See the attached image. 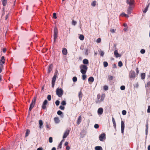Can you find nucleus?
<instances>
[{
  "label": "nucleus",
  "instance_id": "1",
  "mask_svg": "<svg viewBox=\"0 0 150 150\" xmlns=\"http://www.w3.org/2000/svg\"><path fill=\"white\" fill-rule=\"evenodd\" d=\"M105 96V95L104 94H102L101 96L99 94L97 95L98 99L96 101L97 103H99L102 101L104 99Z\"/></svg>",
  "mask_w": 150,
  "mask_h": 150
},
{
  "label": "nucleus",
  "instance_id": "2",
  "mask_svg": "<svg viewBox=\"0 0 150 150\" xmlns=\"http://www.w3.org/2000/svg\"><path fill=\"white\" fill-rule=\"evenodd\" d=\"M135 77L136 74L135 72L133 71H131L129 73V77L130 79H134Z\"/></svg>",
  "mask_w": 150,
  "mask_h": 150
},
{
  "label": "nucleus",
  "instance_id": "3",
  "mask_svg": "<svg viewBox=\"0 0 150 150\" xmlns=\"http://www.w3.org/2000/svg\"><path fill=\"white\" fill-rule=\"evenodd\" d=\"M56 94L59 97H61L63 94V91L61 88H58L56 90Z\"/></svg>",
  "mask_w": 150,
  "mask_h": 150
},
{
  "label": "nucleus",
  "instance_id": "4",
  "mask_svg": "<svg viewBox=\"0 0 150 150\" xmlns=\"http://www.w3.org/2000/svg\"><path fill=\"white\" fill-rule=\"evenodd\" d=\"M87 66H80L81 72L83 74H85L87 70Z\"/></svg>",
  "mask_w": 150,
  "mask_h": 150
},
{
  "label": "nucleus",
  "instance_id": "5",
  "mask_svg": "<svg viewBox=\"0 0 150 150\" xmlns=\"http://www.w3.org/2000/svg\"><path fill=\"white\" fill-rule=\"evenodd\" d=\"M105 134L103 133L101 134L99 137V138L101 141H103L105 139Z\"/></svg>",
  "mask_w": 150,
  "mask_h": 150
},
{
  "label": "nucleus",
  "instance_id": "6",
  "mask_svg": "<svg viewBox=\"0 0 150 150\" xmlns=\"http://www.w3.org/2000/svg\"><path fill=\"white\" fill-rule=\"evenodd\" d=\"M48 103V101L47 100H45L43 102L42 106V108L43 109H45L46 108V105Z\"/></svg>",
  "mask_w": 150,
  "mask_h": 150
},
{
  "label": "nucleus",
  "instance_id": "7",
  "mask_svg": "<svg viewBox=\"0 0 150 150\" xmlns=\"http://www.w3.org/2000/svg\"><path fill=\"white\" fill-rule=\"evenodd\" d=\"M69 130H66L64 132V135L63 136V139L65 138L69 135Z\"/></svg>",
  "mask_w": 150,
  "mask_h": 150
},
{
  "label": "nucleus",
  "instance_id": "8",
  "mask_svg": "<svg viewBox=\"0 0 150 150\" xmlns=\"http://www.w3.org/2000/svg\"><path fill=\"white\" fill-rule=\"evenodd\" d=\"M125 128V123L123 121H122L121 122V132L122 134L124 133V130Z\"/></svg>",
  "mask_w": 150,
  "mask_h": 150
},
{
  "label": "nucleus",
  "instance_id": "9",
  "mask_svg": "<svg viewBox=\"0 0 150 150\" xmlns=\"http://www.w3.org/2000/svg\"><path fill=\"white\" fill-rule=\"evenodd\" d=\"M126 2L127 4H129V6H132L134 3V0H127Z\"/></svg>",
  "mask_w": 150,
  "mask_h": 150
},
{
  "label": "nucleus",
  "instance_id": "10",
  "mask_svg": "<svg viewBox=\"0 0 150 150\" xmlns=\"http://www.w3.org/2000/svg\"><path fill=\"white\" fill-rule=\"evenodd\" d=\"M132 10V6H129L127 10V13L128 14H130L131 13Z\"/></svg>",
  "mask_w": 150,
  "mask_h": 150
},
{
  "label": "nucleus",
  "instance_id": "11",
  "mask_svg": "<svg viewBox=\"0 0 150 150\" xmlns=\"http://www.w3.org/2000/svg\"><path fill=\"white\" fill-rule=\"evenodd\" d=\"M103 112V109L102 108H99L98 110V115H101Z\"/></svg>",
  "mask_w": 150,
  "mask_h": 150
},
{
  "label": "nucleus",
  "instance_id": "12",
  "mask_svg": "<svg viewBox=\"0 0 150 150\" xmlns=\"http://www.w3.org/2000/svg\"><path fill=\"white\" fill-rule=\"evenodd\" d=\"M148 121L147 120L146 123V135H147L148 132Z\"/></svg>",
  "mask_w": 150,
  "mask_h": 150
},
{
  "label": "nucleus",
  "instance_id": "13",
  "mask_svg": "<svg viewBox=\"0 0 150 150\" xmlns=\"http://www.w3.org/2000/svg\"><path fill=\"white\" fill-rule=\"evenodd\" d=\"M62 53L63 54L66 55L67 54V49L65 48H63L62 50Z\"/></svg>",
  "mask_w": 150,
  "mask_h": 150
},
{
  "label": "nucleus",
  "instance_id": "14",
  "mask_svg": "<svg viewBox=\"0 0 150 150\" xmlns=\"http://www.w3.org/2000/svg\"><path fill=\"white\" fill-rule=\"evenodd\" d=\"M82 120V118L81 116L80 115L79 116L77 122V123L78 125H79L80 123L81 122Z\"/></svg>",
  "mask_w": 150,
  "mask_h": 150
},
{
  "label": "nucleus",
  "instance_id": "15",
  "mask_svg": "<svg viewBox=\"0 0 150 150\" xmlns=\"http://www.w3.org/2000/svg\"><path fill=\"white\" fill-rule=\"evenodd\" d=\"M114 54L117 57H120L121 55L120 54L118 53L117 51L115 50L114 52Z\"/></svg>",
  "mask_w": 150,
  "mask_h": 150
},
{
  "label": "nucleus",
  "instance_id": "16",
  "mask_svg": "<svg viewBox=\"0 0 150 150\" xmlns=\"http://www.w3.org/2000/svg\"><path fill=\"white\" fill-rule=\"evenodd\" d=\"M146 87L147 90L150 89V82H148L147 84L145 85Z\"/></svg>",
  "mask_w": 150,
  "mask_h": 150
},
{
  "label": "nucleus",
  "instance_id": "17",
  "mask_svg": "<svg viewBox=\"0 0 150 150\" xmlns=\"http://www.w3.org/2000/svg\"><path fill=\"white\" fill-rule=\"evenodd\" d=\"M39 128L40 129H41L43 125V122L42 120H40L39 122Z\"/></svg>",
  "mask_w": 150,
  "mask_h": 150
},
{
  "label": "nucleus",
  "instance_id": "18",
  "mask_svg": "<svg viewBox=\"0 0 150 150\" xmlns=\"http://www.w3.org/2000/svg\"><path fill=\"white\" fill-rule=\"evenodd\" d=\"M82 96H83V94H82V92L81 91H80L79 92V95H78V96L79 97V99L80 100H81V98Z\"/></svg>",
  "mask_w": 150,
  "mask_h": 150
},
{
  "label": "nucleus",
  "instance_id": "19",
  "mask_svg": "<svg viewBox=\"0 0 150 150\" xmlns=\"http://www.w3.org/2000/svg\"><path fill=\"white\" fill-rule=\"evenodd\" d=\"M35 104L34 103H31L30 105V106L29 109L30 111L32 109V108H33V107L34 106V105H35Z\"/></svg>",
  "mask_w": 150,
  "mask_h": 150
},
{
  "label": "nucleus",
  "instance_id": "20",
  "mask_svg": "<svg viewBox=\"0 0 150 150\" xmlns=\"http://www.w3.org/2000/svg\"><path fill=\"white\" fill-rule=\"evenodd\" d=\"M57 114L59 115H61V117H63L64 115L62 114V112L60 110H59L57 112Z\"/></svg>",
  "mask_w": 150,
  "mask_h": 150
},
{
  "label": "nucleus",
  "instance_id": "21",
  "mask_svg": "<svg viewBox=\"0 0 150 150\" xmlns=\"http://www.w3.org/2000/svg\"><path fill=\"white\" fill-rule=\"evenodd\" d=\"M54 35H57L58 30L56 27H55L54 29Z\"/></svg>",
  "mask_w": 150,
  "mask_h": 150
},
{
  "label": "nucleus",
  "instance_id": "22",
  "mask_svg": "<svg viewBox=\"0 0 150 150\" xmlns=\"http://www.w3.org/2000/svg\"><path fill=\"white\" fill-rule=\"evenodd\" d=\"M149 5H150V3H148V4L147 6L145 8V9L143 11V13H145L147 12V11L148 10V9L149 7Z\"/></svg>",
  "mask_w": 150,
  "mask_h": 150
},
{
  "label": "nucleus",
  "instance_id": "23",
  "mask_svg": "<svg viewBox=\"0 0 150 150\" xmlns=\"http://www.w3.org/2000/svg\"><path fill=\"white\" fill-rule=\"evenodd\" d=\"M95 149L96 150H103L102 147L99 146H97L95 147Z\"/></svg>",
  "mask_w": 150,
  "mask_h": 150
},
{
  "label": "nucleus",
  "instance_id": "24",
  "mask_svg": "<svg viewBox=\"0 0 150 150\" xmlns=\"http://www.w3.org/2000/svg\"><path fill=\"white\" fill-rule=\"evenodd\" d=\"M83 63L85 64H87L88 63V60L86 59H84L83 61Z\"/></svg>",
  "mask_w": 150,
  "mask_h": 150
},
{
  "label": "nucleus",
  "instance_id": "25",
  "mask_svg": "<svg viewBox=\"0 0 150 150\" xmlns=\"http://www.w3.org/2000/svg\"><path fill=\"white\" fill-rule=\"evenodd\" d=\"M54 120L55 123H57L59 122L60 121L58 117H55L54 118Z\"/></svg>",
  "mask_w": 150,
  "mask_h": 150
},
{
  "label": "nucleus",
  "instance_id": "26",
  "mask_svg": "<svg viewBox=\"0 0 150 150\" xmlns=\"http://www.w3.org/2000/svg\"><path fill=\"white\" fill-rule=\"evenodd\" d=\"M2 4L3 6L6 5L7 4V0H1Z\"/></svg>",
  "mask_w": 150,
  "mask_h": 150
},
{
  "label": "nucleus",
  "instance_id": "27",
  "mask_svg": "<svg viewBox=\"0 0 150 150\" xmlns=\"http://www.w3.org/2000/svg\"><path fill=\"white\" fill-rule=\"evenodd\" d=\"M94 79L92 77H90L88 79V81H89L93 82L94 81Z\"/></svg>",
  "mask_w": 150,
  "mask_h": 150
},
{
  "label": "nucleus",
  "instance_id": "28",
  "mask_svg": "<svg viewBox=\"0 0 150 150\" xmlns=\"http://www.w3.org/2000/svg\"><path fill=\"white\" fill-rule=\"evenodd\" d=\"M79 39L81 40H83L84 39V36L83 35H80L79 37Z\"/></svg>",
  "mask_w": 150,
  "mask_h": 150
},
{
  "label": "nucleus",
  "instance_id": "29",
  "mask_svg": "<svg viewBox=\"0 0 150 150\" xmlns=\"http://www.w3.org/2000/svg\"><path fill=\"white\" fill-rule=\"evenodd\" d=\"M55 81V79H52V87H54V83Z\"/></svg>",
  "mask_w": 150,
  "mask_h": 150
},
{
  "label": "nucleus",
  "instance_id": "30",
  "mask_svg": "<svg viewBox=\"0 0 150 150\" xmlns=\"http://www.w3.org/2000/svg\"><path fill=\"white\" fill-rule=\"evenodd\" d=\"M145 74L144 73H142L141 75V77L142 79H144L145 78Z\"/></svg>",
  "mask_w": 150,
  "mask_h": 150
},
{
  "label": "nucleus",
  "instance_id": "31",
  "mask_svg": "<svg viewBox=\"0 0 150 150\" xmlns=\"http://www.w3.org/2000/svg\"><path fill=\"white\" fill-rule=\"evenodd\" d=\"M96 1H93L91 4V5L93 7L95 6L96 5Z\"/></svg>",
  "mask_w": 150,
  "mask_h": 150
},
{
  "label": "nucleus",
  "instance_id": "32",
  "mask_svg": "<svg viewBox=\"0 0 150 150\" xmlns=\"http://www.w3.org/2000/svg\"><path fill=\"white\" fill-rule=\"evenodd\" d=\"M30 130L28 129H27L25 133V137H27L28 136L30 133Z\"/></svg>",
  "mask_w": 150,
  "mask_h": 150
},
{
  "label": "nucleus",
  "instance_id": "33",
  "mask_svg": "<svg viewBox=\"0 0 150 150\" xmlns=\"http://www.w3.org/2000/svg\"><path fill=\"white\" fill-rule=\"evenodd\" d=\"M36 100V97H35L33 98V99L31 103H34L35 104Z\"/></svg>",
  "mask_w": 150,
  "mask_h": 150
},
{
  "label": "nucleus",
  "instance_id": "34",
  "mask_svg": "<svg viewBox=\"0 0 150 150\" xmlns=\"http://www.w3.org/2000/svg\"><path fill=\"white\" fill-rule=\"evenodd\" d=\"M47 98L49 101H50L51 99V96L50 95H49L47 96Z\"/></svg>",
  "mask_w": 150,
  "mask_h": 150
},
{
  "label": "nucleus",
  "instance_id": "35",
  "mask_svg": "<svg viewBox=\"0 0 150 150\" xmlns=\"http://www.w3.org/2000/svg\"><path fill=\"white\" fill-rule=\"evenodd\" d=\"M85 134L83 133V132H81L80 133V137L81 138H83L84 137Z\"/></svg>",
  "mask_w": 150,
  "mask_h": 150
},
{
  "label": "nucleus",
  "instance_id": "36",
  "mask_svg": "<svg viewBox=\"0 0 150 150\" xmlns=\"http://www.w3.org/2000/svg\"><path fill=\"white\" fill-rule=\"evenodd\" d=\"M57 72H55L54 76H53V77L52 78L53 79H55V80L56 79V77H57L56 74H57Z\"/></svg>",
  "mask_w": 150,
  "mask_h": 150
},
{
  "label": "nucleus",
  "instance_id": "37",
  "mask_svg": "<svg viewBox=\"0 0 150 150\" xmlns=\"http://www.w3.org/2000/svg\"><path fill=\"white\" fill-rule=\"evenodd\" d=\"M77 23V22L74 20H72V24L74 25H75Z\"/></svg>",
  "mask_w": 150,
  "mask_h": 150
},
{
  "label": "nucleus",
  "instance_id": "38",
  "mask_svg": "<svg viewBox=\"0 0 150 150\" xmlns=\"http://www.w3.org/2000/svg\"><path fill=\"white\" fill-rule=\"evenodd\" d=\"M61 105H66V102L64 100H63L61 103Z\"/></svg>",
  "mask_w": 150,
  "mask_h": 150
},
{
  "label": "nucleus",
  "instance_id": "39",
  "mask_svg": "<svg viewBox=\"0 0 150 150\" xmlns=\"http://www.w3.org/2000/svg\"><path fill=\"white\" fill-rule=\"evenodd\" d=\"M49 142L51 143L52 142V137H50L49 138Z\"/></svg>",
  "mask_w": 150,
  "mask_h": 150
},
{
  "label": "nucleus",
  "instance_id": "40",
  "mask_svg": "<svg viewBox=\"0 0 150 150\" xmlns=\"http://www.w3.org/2000/svg\"><path fill=\"white\" fill-rule=\"evenodd\" d=\"M4 63V61L3 60H0V66H1Z\"/></svg>",
  "mask_w": 150,
  "mask_h": 150
},
{
  "label": "nucleus",
  "instance_id": "41",
  "mask_svg": "<svg viewBox=\"0 0 150 150\" xmlns=\"http://www.w3.org/2000/svg\"><path fill=\"white\" fill-rule=\"evenodd\" d=\"M121 15H122L123 16H125V17H126L127 18L129 16L128 15L126 14L125 13H122Z\"/></svg>",
  "mask_w": 150,
  "mask_h": 150
},
{
  "label": "nucleus",
  "instance_id": "42",
  "mask_svg": "<svg viewBox=\"0 0 150 150\" xmlns=\"http://www.w3.org/2000/svg\"><path fill=\"white\" fill-rule=\"evenodd\" d=\"M77 80V78L76 77L74 76V77L73 78V81L74 82H76Z\"/></svg>",
  "mask_w": 150,
  "mask_h": 150
},
{
  "label": "nucleus",
  "instance_id": "43",
  "mask_svg": "<svg viewBox=\"0 0 150 150\" xmlns=\"http://www.w3.org/2000/svg\"><path fill=\"white\" fill-rule=\"evenodd\" d=\"M60 102L59 100H57L55 102V104L56 105L58 106Z\"/></svg>",
  "mask_w": 150,
  "mask_h": 150
},
{
  "label": "nucleus",
  "instance_id": "44",
  "mask_svg": "<svg viewBox=\"0 0 150 150\" xmlns=\"http://www.w3.org/2000/svg\"><path fill=\"white\" fill-rule=\"evenodd\" d=\"M103 89L104 90L106 91L108 89V87L107 86H105L104 87Z\"/></svg>",
  "mask_w": 150,
  "mask_h": 150
},
{
  "label": "nucleus",
  "instance_id": "45",
  "mask_svg": "<svg viewBox=\"0 0 150 150\" xmlns=\"http://www.w3.org/2000/svg\"><path fill=\"white\" fill-rule=\"evenodd\" d=\"M108 79H109V80H111L113 79V77L112 76L109 75L108 76Z\"/></svg>",
  "mask_w": 150,
  "mask_h": 150
},
{
  "label": "nucleus",
  "instance_id": "46",
  "mask_svg": "<svg viewBox=\"0 0 150 150\" xmlns=\"http://www.w3.org/2000/svg\"><path fill=\"white\" fill-rule=\"evenodd\" d=\"M82 79L83 80H84L86 78V75L84 74H83L82 76Z\"/></svg>",
  "mask_w": 150,
  "mask_h": 150
},
{
  "label": "nucleus",
  "instance_id": "47",
  "mask_svg": "<svg viewBox=\"0 0 150 150\" xmlns=\"http://www.w3.org/2000/svg\"><path fill=\"white\" fill-rule=\"evenodd\" d=\"M94 127L96 129H98L99 127V125L97 124H96L94 126Z\"/></svg>",
  "mask_w": 150,
  "mask_h": 150
},
{
  "label": "nucleus",
  "instance_id": "48",
  "mask_svg": "<svg viewBox=\"0 0 150 150\" xmlns=\"http://www.w3.org/2000/svg\"><path fill=\"white\" fill-rule=\"evenodd\" d=\"M120 89L122 90H124L125 89V87L124 86H122L120 87Z\"/></svg>",
  "mask_w": 150,
  "mask_h": 150
},
{
  "label": "nucleus",
  "instance_id": "49",
  "mask_svg": "<svg viewBox=\"0 0 150 150\" xmlns=\"http://www.w3.org/2000/svg\"><path fill=\"white\" fill-rule=\"evenodd\" d=\"M104 54V53L103 51H101L100 52V55L102 56H103Z\"/></svg>",
  "mask_w": 150,
  "mask_h": 150
},
{
  "label": "nucleus",
  "instance_id": "50",
  "mask_svg": "<svg viewBox=\"0 0 150 150\" xmlns=\"http://www.w3.org/2000/svg\"><path fill=\"white\" fill-rule=\"evenodd\" d=\"M57 35H54V42H55L56 41V39L57 38Z\"/></svg>",
  "mask_w": 150,
  "mask_h": 150
},
{
  "label": "nucleus",
  "instance_id": "51",
  "mask_svg": "<svg viewBox=\"0 0 150 150\" xmlns=\"http://www.w3.org/2000/svg\"><path fill=\"white\" fill-rule=\"evenodd\" d=\"M126 110H123L122 111V114L123 115H125L126 114Z\"/></svg>",
  "mask_w": 150,
  "mask_h": 150
},
{
  "label": "nucleus",
  "instance_id": "52",
  "mask_svg": "<svg viewBox=\"0 0 150 150\" xmlns=\"http://www.w3.org/2000/svg\"><path fill=\"white\" fill-rule=\"evenodd\" d=\"M101 39L100 38H99L97 39V41H96V42L97 43H100L101 42Z\"/></svg>",
  "mask_w": 150,
  "mask_h": 150
},
{
  "label": "nucleus",
  "instance_id": "53",
  "mask_svg": "<svg viewBox=\"0 0 150 150\" xmlns=\"http://www.w3.org/2000/svg\"><path fill=\"white\" fill-rule=\"evenodd\" d=\"M145 52V51L144 49H142L140 51V52L142 54L144 53Z\"/></svg>",
  "mask_w": 150,
  "mask_h": 150
},
{
  "label": "nucleus",
  "instance_id": "54",
  "mask_svg": "<svg viewBox=\"0 0 150 150\" xmlns=\"http://www.w3.org/2000/svg\"><path fill=\"white\" fill-rule=\"evenodd\" d=\"M122 63L121 61H119L118 63V66H122Z\"/></svg>",
  "mask_w": 150,
  "mask_h": 150
},
{
  "label": "nucleus",
  "instance_id": "55",
  "mask_svg": "<svg viewBox=\"0 0 150 150\" xmlns=\"http://www.w3.org/2000/svg\"><path fill=\"white\" fill-rule=\"evenodd\" d=\"M53 16L54 18L55 19H56L57 18V17L56 16V14L55 13H53Z\"/></svg>",
  "mask_w": 150,
  "mask_h": 150
},
{
  "label": "nucleus",
  "instance_id": "56",
  "mask_svg": "<svg viewBox=\"0 0 150 150\" xmlns=\"http://www.w3.org/2000/svg\"><path fill=\"white\" fill-rule=\"evenodd\" d=\"M147 112L148 113H150V106H149L148 107V109L147 110Z\"/></svg>",
  "mask_w": 150,
  "mask_h": 150
},
{
  "label": "nucleus",
  "instance_id": "57",
  "mask_svg": "<svg viewBox=\"0 0 150 150\" xmlns=\"http://www.w3.org/2000/svg\"><path fill=\"white\" fill-rule=\"evenodd\" d=\"M59 108L61 110H64V107L62 105L60 106Z\"/></svg>",
  "mask_w": 150,
  "mask_h": 150
},
{
  "label": "nucleus",
  "instance_id": "58",
  "mask_svg": "<svg viewBox=\"0 0 150 150\" xmlns=\"http://www.w3.org/2000/svg\"><path fill=\"white\" fill-rule=\"evenodd\" d=\"M104 66H108V63L106 62H103Z\"/></svg>",
  "mask_w": 150,
  "mask_h": 150
},
{
  "label": "nucleus",
  "instance_id": "59",
  "mask_svg": "<svg viewBox=\"0 0 150 150\" xmlns=\"http://www.w3.org/2000/svg\"><path fill=\"white\" fill-rule=\"evenodd\" d=\"M113 126H114V127H115V129H116V123L115 122H113Z\"/></svg>",
  "mask_w": 150,
  "mask_h": 150
},
{
  "label": "nucleus",
  "instance_id": "60",
  "mask_svg": "<svg viewBox=\"0 0 150 150\" xmlns=\"http://www.w3.org/2000/svg\"><path fill=\"white\" fill-rule=\"evenodd\" d=\"M62 142H60L58 146V147L61 148L62 147Z\"/></svg>",
  "mask_w": 150,
  "mask_h": 150
},
{
  "label": "nucleus",
  "instance_id": "61",
  "mask_svg": "<svg viewBox=\"0 0 150 150\" xmlns=\"http://www.w3.org/2000/svg\"><path fill=\"white\" fill-rule=\"evenodd\" d=\"M110 31L112 33H114L115 32V30L114 29H112L110 30Z\"/></svg>",
  "mask_w": 150,
  "mask_h": 150
},
{
  "label": "nucleus",
  "instance_id": "62",
  "mask_svg": "<svg viewBox=\"0 0 150 150\" xmlns=\"http://www.w3.org/2000/svg\"><path fill=\"white\" fill-rule=\"evenodd\" d=\"M52 70V66H49V71L50 72Z\"/></svg>",
  "mask_w": 150,
  "mask_h": 150
},
{
  "label": "nucleus",
  "instance_id": "63",
  "mask_svg": "<svg viewBox=\"0 0 150 150\" xmlns=\"http://www.w3.org/2000/svg\"><path fill=\"white\" fill-rule=\"evenodd\" d=\"M70 149V147L69 146H67L66 147V149L67 150H69Z\"/></svg>",
  "mask_w": 150,
  "mask_h": 150
},
{
  "label": "nucleus",
  "instance_id": "64",
  "mask_svg": "<svg viewBox=\"0 0 150 150\" xmlns=\"http://www.w3.org/2000/svg\"><path fill=\"white\" fill-rule=\"evenodd\" d=\"M8 14H7L6 16L5 17V20H7L8 17Z\"/></svg>",
  "mask_w": 150,
  "mask_h": 150
}]
</instances>
